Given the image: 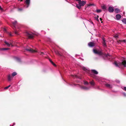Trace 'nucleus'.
<instances>
[{
	"label": "nucleus",
	"mask_w": 126,
	"mask_h": 126,
	"mask_svg": "<svg viewBox=\"0 0 126 126\" xmlns=\"http://www.w3.org/2000/svg\"><path fill=\"white\" fill-rule=\"evenodd\" d=\"M94 52L96 54H98L99 55H104L103 53L102 52V50H97L96 49H93Z\"/></svg>",
	"instance_id": "1"
},
{
	"label": "nucleus",
	"mask_w": 126,
	"mask_h": 126,
	"mask_svg": "<svg viewBox=\"0 0 126 126\" xmlns=\"http://www.w3.org/2000/svg\"><path fill=\"white\" fill-rule=\"evenodd\" d=\"M78 1V3L81 6H83L86 3V1H85L82 0L81 1V0H76Z\"/></svg>",
	"instance_id": "2"
},
{
	"label": "nucleus",
	"mask_w": 126,
	"mask_h": 126,
	"mask_svg": "<svg viewBox=\"0 0 126 126\" xmlns=\"http://www.w3.org/2000/svg\"><path fill=\"white\" fill-rule=\"evenodd\" d=\"M26 35L30 39L34 37V35L33 34L30 33L28 32L26 33Z\"/></svg>",
	"instance_id": "3"
},
{
	"label": "nucleus",
	"mask_w": 126,
	"mask_h": 126,
	"mask_svg": "<svg viewBox=\"0 0 126 126\" xmlns=\"http://www.w3.org/2000/svg\"><path fill=\"white\" fill-rule=\"evenodd\" d=\"M25 50L32 53L36 52H37V50H33L30 48H26L25 49Z\"/></svg>",
	"instance_id": "4"
},
{
	"label": "nucleus",
	"mask_w": 126,
	"mask_h": 126,
	"mask_svg": "<svg viewBox=\"0 0 126 126\" xmlns=\"http://www.w3.org/2000/svg\"><path fill=\"white\" fill-rule=\"evenodd\" d=\"M114 63L116 66L119 67V68H122L121 62L117 63L116 61H115L114 62Z\"/></svg>",
	"instance_id": "5"
},
{
	"label": "nucleus",
	"mask_w": 126,
	"mask_h": 126,
	"mask_svg": "<svg viewBox=\"0 0 126 126\" xmlns=\"http://www.w3.org/2000/svg\"><path fill=\"white\" fill-rule=\"evenodd\" d=\"M30 3V0H26V5L25 7L26 8H27L29 6Z\"/></svg>",
	"instance_id": "6"
},
{
	"label": "nucleus",
	"mask_w": 126,
	"mask_h": 126,
	"mask_svg": "<svg viewBox=\"0 0 126 126\" xmlns=\"http://www.w3.org/2000/svg\"><path fill=\"white\" fill-rule=\"evenodd\" d=\"M88 45L90 47H94L95 46V43L93 42H90L88 43Z\"/></svg>",
	"instance_id": "7"
},
{
	"label": "nucleus",
	"mask_w": 126,
	"mask_h": 126,
	"mask_svg": "<svg viewBox=\"0 0 126 126\" xmlns=\"http://www.w3.org/2000/svg\"><path fill=\"white\" fill-rule=\"evenodd\" d=\"M108 10L110 13L113 12L114 11L113 7L111 6H109L108 8Z\"/></svg>",
	"instance_id": "8"
},
{
	"label": "nucleus",
	"mask_w": 126,
	"mask_h": 126,
	"mask_svg": "<svg viewBox=\"0 0 126 126\" xmlns=\"http://www.w3.org/2000/svg\"><path fill=\"white\" fill-rule=\"evenodd\" d=\"M121 67L122 65H123L124 67H126V60H123L122 62L121 63Z\"/></svg>",
	"instance_id": "9"
},
{
	"label": "nucleus",
	"mask_w": 126,
	"mask_h": 126,
	"mask_svg": "<svg viewBox=\"0 0 126 126\" xmlns=\"http://www.w3.org/2000/svg\"><path fill=\"white\" fill-rule=\"evenodd\" d=\"M5 44L7 45V46L10 47V45H11L12 47H13V46L12 45V43H8L5 41Z\"/></svg>",
	"instance_id": "10"
},
{
	"label": "nucleus",
	"mask_w": 126,
	"mask_h": 126,
	"mask_svg": "<svg viewBox=\"0 0 126 126\" xmlns=\"http://www.w3.org/2000/svg\"><path fill=\"white\" fill-rule=\"evenodd\" d=\"M102 39L103 40L102 43L103 44V46L104 47H106V44L105 42L106 40H105L104 38H102Z\"/></svg>",
	"instance_id": "11"
},
{
	"label": "nucleus",
	"mask_w": 126,
	"mask_h": 126,
	"mask_svg": "<svg viewBox=\"0 0 126 126\" xmlns=\"http://www.w3.org/2000/svg\"><path fill=\"white\" fill-rule=\"evenodd\" d=\"M105 85L107 87L109 88H112V86L109 84L106 83Z\"/></svg>",
	"instance_id": "12"
},
{
	"label": "nucleus",
	"mask_w": 126,
	"mask_h": 126,
	"mask_svg": "<svg viewBox=\"0 0 126 126\" xmlns=\"http://www.w3.org/2000/svg\"><path fill=\"white\" fill-rule=\"evenodd\" d=\"M91 71L92 73L95 74H97L98 73V72L95 70H91Z\"/></svg>",
	"instance_id": "13"
},
{
	"label": "nucleus",
	"mask_w": 126,
	"mask_h": 126,
	"mask_svg": "<svg viewBox=\"0 0 126 126\" xmlns=\"http://www.w3.org/2000/svg\"><path fill=\"white\" fill-rule=\"evenodd\" d=\"M8 80L9 81H10L12 80L13 78V77L11 75H9L8 76Z\"/></svg>",
	"instance_id": "14"
},
{
	"label": "nucleus",
	"mask_w": 126,
	"mask_h": 126,
	"mask_svg": "<svg viewBox=\"0 0 126 126\" xmlns=\"http://www.w3.org/2000/svg\"><path fill=\"white\" fill-rule=\"evenodd\" d=\"M121 16L119 14H118L116 15V19L118 20L120 19L121 18Z\"/></svg>",
	"instance_id": "15"
},
{
	"label": "nucleus",
	"mask_w": 126,
	"mask_h": 126,
	"mask_svg": "<svg viewBox=\"0 0 126 126\" xmlns=\"http://www.w3.org/2000/svg\"><path fill=\"white\" fill-rule=\"evenodd\" d=\"M120 12V10L119 9L116 8L115 9V10H114L115 12L116 13H119Z\"/></svg>",
	"instance_id": "16"
},
{
	"label": "nucleus",
	"mask_w": 126,
	"mask_h": 126,
	"mask_svg": "<svg viewBox=\"0 0 126 126\" xmlns=\"http://www.w3.org/2000/svg\"><path fill=\"white\" fill-rule=\"evenodd\" d=\"M76 6L79 9H80L81 8V6L79 4H77Z\"/></svg>",
	"instance_id": "17"
},
{
	"label": "nucleus",
	"mask_w": 126,
	"mask_h": 126,
	"mask_svg": "<svg viewBox=\"0 0 126 126\" xmlns=\"http://www.w3.org/2000/svg\"><path fill=\"white\" fill-rule=\"evenodd\" d=\"M122 21L124 23L126 24V19L123 18Z\"/></svg>",
	"instance_id": "18"
},
{
	"label": "nucleus",
	"mask_w": 126,
	"mask_h": 126,
	"mask_svg": "<svg viewBox=\"0 0 126 126\" xmlns=\"http://www.w3.org/2000/svg\"><path fill=\"white\" fill-rule=\"evenodd\" d=\"M56 53L59 55L61 56H62V55L58 51H56L55 52Z\"/></svg>",
	"instance_id": "19"
},
{
	"label": "nucleus",
	"mask_w": 126,
	"mask_h": 126,
	"mask_svg": "<svg viewBox=\"0 0 126 126\" xmlns=\"http://www.w3.org/2000/svg\"><path fill=\"white\" fill-rule=\"evenodd\" d=\"M9 49L7 48H1L0 49V50H7L8 49Z\"/></svg>",
	"instance_id": "20"
},
{
	"label": "nucleus",
	"mask_w": 126,
	"mask_h": 126,
	"mask_svg": "<svg viewBox=\"0 0 126 126\" xmlns=\"http://www.w3.org/2000/svg\"><path fill=\"white\" fill-rule=\"evenodd\" d=\"M17 74V73L16 72H13L12 74V76L13 77L15 76Z\"/></svg>",
	"instance_id": "21"
},
{
	"label": "nucleus",
	"mask_w": 126,
	"mask_h": 126,
	"mask_svg": "<svg viewBox=\"0 0 126 126\" xmlns=\"http://www.w3.org/2000/svg\"><path fill=\"white\" fill-rule=\"evenodd\" d=\"M90 83L92 85H94V82L93 81H91L90 82Z\"/></svg>",
	"instance_id": "22"
},
{
	"label": "nucleus",
	"mask_w": 126,
	"mask_h": 126,
	"mask_svg": "<svg viewBox=\"0 0 126 126\" xmlns=\"http://www.w3.org/2000/svg\"><path fill=\"white\" fill-rule=\"evenodd\" d=\"M102 9H104V10L106 9V7L105 5H104L102 6Z\"/></svg>",
	"instance_id": "23"
},
{
	"label": "nucleus",
	"mask_w": 126,
	"mask_h": 126,
	"mask_svg": "<svg viewBox=\"0 0 126 126\" xmlns=\"http://www.w3.org/2000/svg\"><path fill=\"white\" fill-rule=\"evenodd\" d=\"M82 88L84 89L87 90L88 89V88L86 86H82Z\"/></svg>",
	"instance_id": "24"
},
{
	"label": "nucleus",
	"mask_w": 126,
	"mask_h": 126,
	"mask_svg": "<svg viewBox=\"0 0 126 126\" xmlns=\"http://www.w3.org/2000/svg\"><path fill=\"white\" fill-rule=\"evenodd\" d=\"M120 42V41H123V42H125V43H126V40H122V41H121V40H119V41H117V42L118 43H119V42Z\"/></svg>",
	"instance_id": "25"
},
{
	"label": "nucleus",
	"mask_w": 126,
	"mask_h": 126,
	"mask_svg": "<svg viewBox=\"0 0 126 126\" xmlns=\"http://www.w3.org/2000/svg\"><path fill=\"white\" fill-rule=\"evenodd\" d=\"M96 11L97 13H99L101 11V10L100 9H97Z\"/></svg>",
	"instance_id": "26"
},
{
	"label": "nucleus",
	"mask_w": 126,
	"mask_h": 126,
	"mask_svg": "<svg viewBox=\"0 0 126 126\" xmlns=\"http://www.w3.org/2000/svg\"><path fill=\"white\" fill-rule=\"evenodd\" d=\"M17 22L16 21H15L14 22H12V23L14 25H15V24L17 23Z\"/></svg>",
	"instance_id": "27"
},
{
	"label": "nucleus",
	"mask_w": 126,
	"mask_h": 126,
	"mask_svg": "<svg viewBox=\"0 0 126 126\" xmlns=\"http://www.w3.org/2000/svg\"><path fill=\"white\" fill-rule=\"evenodd\" d=\"M50 62H51V63L54 66H56V64L53 62L51 60H50Z\"/></svg>",
	"instance_id": "28"
},
{
	"label": "nucleus",
	"mask_w": 126,
	"mask_h": 126,
	"mask_svg": "<svg viewBox=\"0 0 126 126\" xmlns=\"http://www.w3.org/2000/svg\"><path fill=\"white\" fill-rule=\"evenodd\" d=\"M94 18L98 22L99 21V20L98 17H95Z\"/></svg>",
	"instance_id": "29"
},
{
	"label": "nucleus",
	"mask_w": 126,
	"mask_h": 126,
	"mask_svg": "<svg viewBox=\"0 0 126 126\" xmlns=\"http://www.w3.org/2000/svg\"><path fill=\"white\" fill-rule=\"evenodd\" d=\"M7 33L10 36H12V35L10 32H7Z\"/></svg>",
	"instance_id": "30"
},
{
	"label": "nucleus",
	"mask_w": 126,
	"mask_h": 126,
	"mask_svg": "<svg viewBox=\"0 0 126 126\" xmlns=\"http://www.w3.org/2000/svg\"><path fill=\"white\" fill-rule=\"evenodd\" d=\"M105 57H108V56H110V55H109V54H105Z\"/></svg>",
	"instance_id": "31"
},
{
	"label": "nucleus",
	"mask_w": 126,
	"mask_h": 126,
	"mask_svg": "<svg viewBox=\"0 0 126 126\" xmlns=\"http://www.w3.org/2000/svg\"><path fill=\"white\" fill-rule=\"evenodd\" d=\"M84 83L85 84H88V83L87 81H85L84 82Z\"/></svg>",
	"instance_id": "32"
},
{
	"label": "nucleus",
	"mask_w": 126,
	"mask_h": 126,
	"mask_svg": "<svg viewBox=\"0 0 126 126\" xmlns=\"http://www.w3.org/2000/svg\"><path fill=\"white\" fill-rule=\"evenodd\" d=\"M22 10H23V9L21 8H18V10L19 11H22Z\"/></svg>",
	"instance_id": "33"
},
{
	"label": "nucleus",
	"mask_w": 126,
	"mask_h": 126,
	"mask_svg": "<svg viewBox=\"0 0 126 126\" xmlns=\"http://www.w3.org/2000/svg\"><path fill=\"white\" fill-rule=\"evenodd\" d=\"M15 34H18L17 32V31H15Z\"/></svg>",
	"instance_id": "34"
},
{
	"label": "nucleus",
	"mask_w": 126,
	"mask_h": 126,
	"mask_svg": "<svg viewBox=\"0 0 126 126\" xmlns=\"http://www.w3.org/2000/svg\"><path fill=\"white\" fill-rule=\"evenodd\" d=\"M114 37L115 38H117L118 37V35H115L114 36Z\"/></svg>",
	"instance_id": "35"
},
{
	"label": "nucleus",
	"mask_w": 126,
	"mask_h": 126,
	"mask_svg": "<svg viewBox=\"0 0 126 126\" xmlns=\"http://www.w3.org/2000/svg\"><path fill=\"white\" fill-rule=\"evenodd\" d=\"M39 54H40V55H42V54H43V53L42 52H40L39 53Z\"/></svg>",
	"instance_id": "36"
},
{
	"label": "nucleus",
	"mask_w": 126,
	"mask_h": 126,
	"mask_svg": "<svg viewBox=\"0 0 126 126\" xmlns=\"http://www.w3.org/2000/svg\"><path fill=\"white\" fill-rule=\"evenodd\" d=\"M8 88V86H7L6 87H5L4 88V89H7Z\"/></svg>",
	"instance_id": "37"
},
{
	"label": "nucleus",
	"mask_w": 126,
	"mask_h": 126,
	"mask_svg": "<svg viewBox=\"0 0 126 126\" xmlns=\"http://www.w3.org/2000/svg\"><path fill=\"white\" fill-rule=\"evenodd\" d=\"M124 90L126 91V87H125L124 88Z\"/></svg>",
	"instance_id": "38"
},
{
	"label": "nucleus",
	"mask_w": 126,
	"mask_h": 126,
	"mask_svg": "<svg viewBox=\"0 0 126 126\" xmlns=\"http://www.w3.org/2000/svg\"><path fill=\"white\" fill-rule=\"evenodd\" d=\"M0 10H2V8H1V6H0Z\"/></svg>",
	"instance_id": "39"
},
{
	"label": "nucleus",
	"mask_w": 126,
	"mask_h": 126,
	"mask_svg": "<svg viewBox=\"0 0 126 126\" xmlns=\"http://www.w3.org/2000/svg\"><path fill=\"white\" fill-rule=\"evenodd\" d=\"M123 94L124 96H126V94L125 93H124Z\"/></svg>",
	"instance_id": "40"
},
{
	"label": "nucleus",
	"mask_w": 126,
	"mask_h": 126,
	"mask_svg": "<svg viewBox=\"0 0 126 126\" xmlns=\"http://www.w3.org/2000/svg\"><path fill=\"white\" fill-rule=\"evenodd\" d=\"M100 20L101 21L102 20V19L101 18H100Z\"/></svg>",
	"instance_id": "41"
},
{
	"label": "nucleus",
	"mask_w": 126,
	"mask_h": 126,
	"mask_svg": "<svg viewBox=\"0 0 126 126\" xmlns=\"http://www.w3.org/2000/svg\"><path fill=\"white\" fill-rule=\"evenodd\" d=\"M11 86V85H9V86H8V88H9V87L10 86Z\"/></svg>",
	"instance_id": "42"
},
{
	"label": "nucleus",
	"mask_w": 126,
	"mask_h": 126,
	"mask_svg": "<svg viewBox=\"0 0 126 126\" xmlns=\"http://www.w3.org/2000/svg\"><path fill=\"white\" fill-rule=\"evenodd\" d=\"M84 70H85V71H87V70L86 69H84Z\"/></svg>",
	"instance_id": "43"
},
{
	"label": "nucleus",
	"mask_w": 126,
	"mask_h": 126,
	"mask_svg": "<svg viewBox=\"0 0 126 126\" xmlns=\"http://www.w3.org/2000/svg\"><path fill=\"white\" fill-rule=\"evenodd\" d=\"M18 1H22L23 0H18Z\"/></svg>",
	"instance_id": "44"
},
{
	"label": "nucleus",
	"mask_w": 126,
	"mask_h": 126,
	"mask_svg": "<svg viewBox=\"0 0 126 126\" xmlns=\"http://www.w3.org/2000/svg\"><path fill=\"white\" fill-rule=\"evenodd\" d=\"M97 17H98H98H99V16H98L97 15Z\"/></svg>",
	"instance_id": "45"
},
{
	"label": "nucleus",
	"mask_w": 126,
	"mask_h": 126,
	"mask_svg": "<svg viewBox=\"0 0 126 126\" xmlns=\"http://www.w3.org/2000/svg\"><path fill=\"white\" fill-rule=\"evenodd\" d=\"M15 125V123H13V125Z\"/></svg>",
	"instance_id": "46"
},
{
	"label": "nucleus",
	"mask_w": 126,
	"mask_h": 126,
	"mask_svg": "<svg viewBox=\"0 0 126 126\" xmlns=\"http://www.w3.org/2000/svg\"><path fill=\"white\" fill-rule=\"evenodd\" d=\"M101 23H103V22H102V21L101 22Z\"/></svg>",
	"instance_id": "47"
},
{
	"label": "nucleus",
	"mask_w": 126,
	"mask_h": 126,
	"mask_svg": "<svg viewBox=\"0 0 126 126\" xmlns=\"http://www.w3.org/2000/svg\"><path fill=\"white\" fill-rule=\"evenodd\" d=\"M10 126H11V125H10Z\"/></svg>",
	"instance_id": "48"
}]
</instances>
